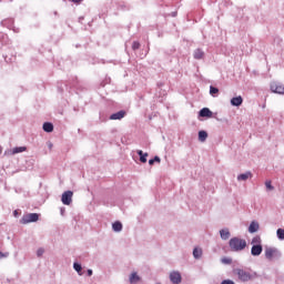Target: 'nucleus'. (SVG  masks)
Returning <instances> with one entry per match:
<instances>
[{
  "mask_svg": "<svg viewBox=\"0 0 284 284\" xmlns=\"http://www.w3.org/2000/svg\"><path fill=\"white\" fill-rule=\"evenodd\" d=\"M233 276H235L240 283H250V281H256V278H258V274L256 272L241 267L233 270Z\"/></svg>",
  "mask_w": 284,
  "mask_h": 284,
  "instance_id": "obj_1",
  "label": "nucleus"
},
{
  "mask_svg": "<svg viewBox=\"0 0 284 284\" xmlns=\"http://www.w3.org/2000/svg\"><path fill=\"white\" fill-rule=\"evenodd\" d=\"M232 252H242L247 247V242L240 237H232L229 242Z\"/></svg>",
  "mask_w": 284,
  "mask_h": 284,
  "instance_id": "obj_2",
  "label": "nucleus"
},
{
  "mask_svg": "<svg viewBox=\"0 0 284 284\" xmlns=\"http://www.w3.org/2000/svg\"><path fill=\"white\" fill-rule=\"evenodd\" d=\"M37 221H39V213H29L22 216L20 223L28 225V223H37Z\"/></svg>",
  "mask_w": 284,
  "mask_h": 284,
  "instance_id": "obj_3",
  "label": "nucleus"
},
{
  "mask_svg": "<svg viewBox=\"0 0 284 284\" xmlns=\"http://www.w3.org/2000/svg\"><path fill=\"white\" fill-rule=\"evenodd\" d=\"M265 256L268 261H272L273 258H278V256H281V253L274 247H266Z\"/></svg>",
  "mask_w": 284,
  "mask_h": 284,
  "instance_id": "obj_4",
  "label": "nucleus"
},
{
  "mask_svg": "<svg viewBox=\"0 0 284 284\" xmlns=\"http://www.w3.org/2000/svg\"><path fill=\"white\" fill-rule=\"evenodd\" d=\"M271 91L274 93V94H284V85L283 83L281 82H272L271 83Z\"/></svg>",
  "mask_w": 284,
  "mask_h": 284,
  "instance_id": "obj_5",
  "label": "nucleus"
},
{
  "mask_svg": "<svg viewBox=\"0 0 284 284\" xmlns=\"http://www.w3.org/2000/svg\"><path fill=\"white\" fill-rule=\"evenodd\" d=\"M72 196H74V193L72 191H65L61 197L63 205H71Z\"/></svg>",
  "mask_w": 284,
  "mask_h": 284,
  "instance_id": "obj_6",
  "label": "nucleus"
},
{
  "mask_svg": "<svg viewBox=\"0 0 284 284\" xmlns=\"http://www.w3.org/2000/svg\"><path fill=\"white\" fill-rule=\"evenodd\" d=\"M170 281L173 284H181L182 277H181V273H179V271H173L170 273Z\"/></svg>",
  "mask_w": 284,
  "mask_h": 284,
  "instance_id": "obj_7",
  "label": "nucleus"
},
{
  "mask_svg": "<svg viewBox=\"0 0 284 284\" xmlns=\"http://www.w3.org/2000/svg\"><path fill=\"white\" fill-rule=\"evenodd\" d=\"M251 254L252 256H261V254H263V245H253Z\"/></svg>",
  "mask_w": 284,
  "mask_h": 284,
  "instance_id": "obj_8",
  "label": "nucleus"
},
{
  "mask_svg": "<svg viewBox=\"0 0 284 284\" xmlns=\"http://www.w3.org/2000/svg\"><path fill=\"white\" fill-rule=\"evenodd\" d=\"M125 116V111H119L110 115L111 121H121Z\"/></svg>",
  "mask_w": 284,
  "mask_h": 284,
  "instance_id": "obj_9",
  "label": "nucleus"
},
{
  "mask_svg": "<svg viewBox=\"0 0 284 284\" xmlns=\"http://www.w3.org/2000/svg\"><path fill=\"white\" fill-rule=\"evenodd\" d=\"M212 111L209 109V108H203L201 111H200V116L202 118H206V119H212Z\"/></svg>",
  "mask_w": 284,
  "mask_h": 284,
  "instance_id": "obj_10",
  "label": "nucleus"
},
{
  "mask_svg": "<svg viewBox=\"0 0 284 284\" xmlns=\"http://www.w3.org/2000/svg\"><path fill=\"white\" fill-rule=\"evenodd\" d=\"M231 104L239 108V105H243V98L241 95L235 97L231 100Z\"/></svg>",
  "mask_w": 284,
  "mask_h": 284,
  "instance_id": "obj_11",
  "label": "nucleus"
},
{
  "mask_svg": "<svg viewBox=\"0 0 284 284\" xmlns=\"http://www.w3.org/2000/svg\"><path fill=\"white\" fill-rule=\"evenodd\" d=\"M258 222H252L248 226L250 234H254L258 230Z\"/></svg>",
  "mask_w": 284,
  "mask_h": 284,
  "instance_id": "obj_12",
  "label": "nucleus"
},
{
  "mask_svg": "<svg viewBox=\"0 0 284 284\" xmlns=\"http://www.w3.org/2000/svg\"><path fill=\"white\" fill-rule=\"evenodd\" d=\"M220 236L223 241H227V239H230V230H227V229L221 230Z\"/></svg>",
  "mask_w": 284,
  "mask_h": 284,
  "instance_id": "obj_13",
  "label": "nucleus"
},
{
  "mask_svg": "<svg viewBox=\"0 0 284 284\" xmlns=\"http://www.w3.org/2000/svg\"><path fill=\"white\" fill-rule=\"evenodd\" d=\"M131 284H136L141 281V277L136 274V272L132 273L129 278Z\"/></svg>",
  "mask_w": 284,
  "mask_h": 284,
  "instance_id": "obj_14",
  "label": "nucleus"
},
{
  "mask_svg": "<svg viewBox=\"0 0 284 284\" xmlns=\"http://www.w3.org/2000/svg\"><path fill=\"white\" fill-rule=\"evenodd\" d=\"M247 179H252V172L242 173L237 176V181H247Z\"/></svg>",
  "mask_w": 284,
  "mask_h": 284,
  "instance_id": "obj_15",
  "label": "nucleus"
},
{
  "mask_svg": "<svg viewBox=\"0 0 284 284\" xmlns=\"http://www.w3.org/2000/svg\"><path fill=\"white\" fill-rule=\"evenodd\" d=\"M112 230L113 232H121V230H123V224L116 221L112 224Z\"/></svg>",
  "mask_w": 284,
  "mask_h": 284,
  "instance_id": "obj_16",
  "label": "nucleus"
},
{
  "mask_svg": "<svg viewBox=\"0 0 284 284\" xmlns=\"http://www.w3.org/2000/svg\"><path fill=\"white\" fill-rule=\"evenodd\" d=\"M194 59H203L205 53L201 49H196L193 53Z\"/></svg>",
  "mask_w": 284,
  "mask_h": 284,
  "instance_id": "obj_17",
  "label": "nucleus"
},
{
  "mask_svg": "<svg viewBox=\"0 0 284 284\" xmlns=\"http://www.w3.org/2000/svg\"><path fill=\"white\" fill-rule=\"evenodd\" d=\"M42 128L44 132H53L54 130V125L50 122H45Z\"/></svg>",
  "mask_w": 284,
  "mask_h": 284,
  "instance_id": "obj_18",
  "label": "nucleus"
},
{
  "mask_svg": "<svg viewBox=\"0 0 284 284\" xmlns=\"http://www.w3.org/2000/svg\"><path fill=\"white\" fill-rule=\"evenodd\" d=\"M141 163H148V153H143L141 150L138 151Z\"/></svg>",
  "mask_w": 284,
  "mask_h": 284,
  "instance_id": "obj_19",
  "label": "nucleus"
},
{
  "mask_svg": "<svg viewBox=\"0 0 284 284\" xmlns=\"http://www.w3.org/2000/svg\"><path fill=\"white\" fill-rule=\"evenodd\" d=\"M193 256H194V258H201V256H203V250L199 248V247H195L193 250Z\"/></svg>",
  "mask_w": 284,
  "mask_h": 284,
  "instance_id": "obj_20",
  "label": "nucleus"
},
{
  "mask_svg": "<svg viewBox=\"0 0 284 284\" xmlns=\"http://www.w3.org/2000/svg\"><path fill=\"white\" fill-rule=\"evenodd\" d=\"M206 140H207V133L205 131H200L199 141H201V143H205Z\"/></svg>",
  "mask_w": 284,
  "mask_h": 284,
  "instance_id": "obj_21",
  "label": "nucleus"
},
{
  "mask_svg": "<svg viewBox=\"0 0 284 284\" xmlns=\"http://www.w3.org/2000/svg\"><path fill=\"white\" fill-rule=\"evenodd\" d=\"M261 243H262V240H261V236L258 235L254 236L251 241L252 245H262Z\"/></svg>",
  "mask_w": 284,
  "mask_h": 284,
  "instance_id": "obj_22",
  "label": "nucleus"
},
{
  "mask_svg": "<svg viewBox=\"0 0 284 284\" xmlns=\"http://www.w3.org/2000/svg\"><path fill=\"white\" fill-rule=\"evenodd\" d=\"M26 146H17L12 150V154H20V152H26Z\"/></svg>",
  "mask_w": 284,
  "mask_h": 284,
  "instance_id": "obj_23",
  "label": "nucleus"
},
{
  "mask_svg": "<svg viewBox=\"0 0 284 284\" xmlns=\"http://www.w3.org/2000/svg\"><path fill=\"white\" fill-rule=\"evenodd\" d=\"M154 163H161V158H159V155H155L154 159L149 160V165H154Z\"/></svg>",
  "mask_w": 284,
  "mask_h": 284,
  "instance_id": "obj_24",
  "label": "nucleus"
},
{
  "mask_svg": "<svg viewBox=\"0 0 284 284\" xmlns=\"http://www.w3.org/2000/svg\"><path fill=\"white\" fill-rule=\"evenodd\" d=\"M277 237L283 241L284 240V229H278L277 230Z\"/></svg>",
  "mask_w": 284,
  "mask_h": 284,
  "instance_id": "obj_25",
  "label": "nucleus"
},
{
  "mask_svg": "<svg viewBox=\"0 0 284 284\" xmlns=\"http://www.w3.org/2000/svg\"><path fill=\"white\" fill-rule=\"evenodd\" d=\"M219 92V89L215 87H210V94L214 97Z\"/></svg>",
  "mask_w": 284,
  "mask_h": 284,
  "instance_id": "obj_26",
  "label": "nucleus"
},
{
  "mask_svg": "<svg viewBox=\"0 0 284 284\" xmlns=\"http://www.w3.org/2000/svg\"><path fill=\"white\" fill-rule=\"evenodd\" d=\"M222 263H224V265H232V258L224 257L222 258Z\"/></svg>",
  "mask_w": 284,
  "mask_h": 284,
  "instance_id": "obj_27",
  "label": "nucleus"
},
{
  "mask_svg": "<svg viewBox=\"0 0 284 284\" xmlns=\"http://www.w3.org/2000/svg\"><path fill=\"white\" fill-rule=\"evenodd\" d=\"M73 268L75 270V272H78V274H80V272L82 270L81 264H79V263H74Z\"/></svg>",
  "mask_w": 284,
  "mask_h": 284,
  "instance_id": "obj_28",
  "label": "nucleus"
},
{
  "mask_svg": "<svg viewBox=\"0 0 284 284\" xmlns=\"http://www.w3.org/2000/svg\"><path fill=\"white\" fill-rule=\"evenodd\" d=\"M132 48H133V50H139V48H141V43L133 42Z\"/></svg>",
  "mask_w": 284,
  "mask_h": 284,
  "instance_id": "obj_29",
  "label": "nucleus"
},
{
  "mask_svg": "<svg viewBox=\"0 0 284 284\" xmlns=\"http://www.w3.org/2000/svg\"><path fill=\"white\" fill-rule=\"evenodd\" d=\"M265 186L267 187V190H274V186H272L271 181L265 182Z\"/></svg>",
  "mask_w": 284,
  "mask_h": 284,
  "instance_id": "obj_30",
  "label": "nucleus"
},
{
  "mask_svg": "<svg viewBox=\"0 0 284 284\" xmlns=\"http://www.w3.org/2000/svg\"><path fill=\"white\" fill-rule=\"evenodd\" d=\"M44 252H45V250H43V248H38V251H37V256H43Z\"/></svg>",
  "mask_w": 284,
  "mask_h": 284,
  "instance_id": "obj_31",
  "label": "nucleus"
},
{
  "mask_svg": "<svg viewBox=\"0 0 284 284\" xmlns=\"http://www.w3.org/2000/svg\"><path fill=\"white\" fill-rule=\"evenodd\" d=\"M221 284H235L232 280H224Z\"/></svg>",
  "mask_w": 284,
  "mask_h": 284,
  "instance_id": "obj_32",
  "label": "nucleus"
},
{
  "mask_svg": "<svg viewBox=\"0 0 284 284\" xmlns=\"http://www.w3.org/2000/svg\"><path fill=\"white\" fill-rule=\"evenodd\" d=\"M6 256H8V253L4 254L3 252H0V258H3Z\"/></svg>",
  "mask_w": 284,
  "mask_h": 284,
  "instance_id": "obj_33",
  "label": "nucleus"
},
{
  "mask_svg": "<svg viewBox=\"0 0 284 284\" xmlns=\"http://www.w3.org/2000/svg\"><path fill=\"white\" fill-rule=\"evenodd\" d=\"M72 3H81L82 0H70Z\"/></svg>",
  "mask_w": 284,
  "mask_h": 284,
  "instance_id": "obj_34",
  "label": "nucleus"
},
{
  "mask_svg": "<svg viewBox=\"0 0 284 284\" xmlns=\"http://www.w3.org/2000/svg\"><path fill=\"white\" fill-rule=\"evenodd\" d=\"M13 216H19V211H13Z\"/></svg>",
  "mask_w": 284,
  "mask_h": 284,
  "instance_id": "obj_35",
  "label": "nucleus"
},
{
  "mask_svg": "<svg viewBox=\"0 0 284 284\" xmlns=\"http://www.w3.org/2000/svg\"><path fill=\"white\" fill-rule=\"evenodd\" d=\"M88 276H92V270H88Z\"/></svg>",
  "mask_w": 284,
  "mask_h": 284,
  "instance_id": "obj_36",
  "label": "nucleus"
},
{
  "mask_svg": "<svg viewBox=\"0 0 284 284\" xmlns=\"http://www.w3.org/2000/svg\"><path fill=\"white\" fill-rule=\"evenodd\" d=\"M82 20H83V17H80V18H79V22L81 23Z\"/></svg>",
  "mask_w": 284,
  "mask_h": 284,
  "instance_id": "obj_37",
  "label": "nucleus"
},
{
  "mask_svg": "<svg viewBox=\"0 0 284 284\" xmlns=\"http://www.w3.org/2000/svg\"><path fill=\"white\" fill-rule=\"evenodd\" d=\"M172 17H176V13H172Z\"/></svg>",
  "mask_w": 284,
  "mask_h": 284,
  "instance_id": "obj_38",
  "label": "nucleus"
},
{
  "mask_svg": "<svg viewBox=\"0 0 284 284\" xmlns=\"http://www.w3.org/2000/svg\"><path fill=\"white\" fill-rule=\"evenodd\" d=\"M1 152H3V149L0 148V154H1Z\"/></svg>",
  "mask_w": 284,
  "mask_h": 284,
  "instance_id": "obj_39",
  "label": "nucleus"
}]
</instances>
